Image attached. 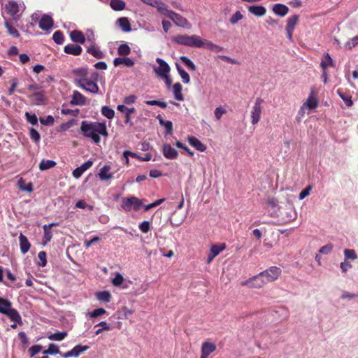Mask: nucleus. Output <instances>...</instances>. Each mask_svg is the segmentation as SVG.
Instances as JSON below:
<instances>
[{"instance_id": "31", "label": "nucleus", "mask_w": 358, "mask_h": 358, "mask_svg": "<svg viewBox=\"0 0 358 358\" xmlns=\"http://www.w3.org/2000/svg\"><path fill=\"white\" fill-rule=\"evenodd\" d=\"M113 64L115 66H118L121 64H124L126 66L131 67L134 66V61L129 57H117L113 61Z\"/></svg>"}, {"instance_id": "63", "label": "nucleus", "mask_w": 358, "mask_h": 358, "mask_svg": "<svg viewBox=\"0 0 358 358\" xmlns=\"http://www.w3.org/2000/svg\"><path fill=\"white\" fill-rule=\"evenodd\" d=\"M227 113V110L222 107H217L215 110V116L217 120H220L222 116Z\"/></svg>"}, {"instance_id": "9", "label": "nucleus", "mask_w": 358, "mask_h": 358, "mask_svg": "<svg viewBox=\"0 0 358 358\" xmlns=\"http://www.w3.org/2000/svg\"><path fill=\"white\" fill-rule=\"evenodd\" d=\"M156 62L159 65L153 66V70L159 78L170 73V66L164 60L158 57L156 59Z\"/></svg>"}, {"instance_id": "48", "label": "nucleus", "mask_w": 358, "mask_h": 358, "mask_svg": "<svg viewBox=\"0 0 358 358\" xmlns=\"http://www.w3.org/2000/svg\"><path fill=\"white\" fill-rule=\"evenodd\" d=\"M345 261L348 259L355 260L357 259V255L352 249H345L343 251Z\"/></svg>"}, {"instance_id": "44", "label": "nucleus", "mask_w": 358, "mask_h": 358, "mask_svg": "<svg viewBox=\"0 0 358 358\" xmlns=\"http://www.w3.org/2000/svg\"><path fill=\"white\" fill-rule=\"evenodd\" d=\"M341 299L342 300H353L358 299V292L357 293H352L348 291H342L341 296Z\"/></svg>"}, {"instance_id": "39", "label": "nucleus", "mask_w": 358, "mask_h": 358, "mask_svg": "<svg viewBox=\"0 0 358 358\" xmlns=\"http://www.w3.org/2000/svg\"><path fill=\"white\" fill-rule=\"evenodd\" d=\"M67 336L66 331H57L54 334L48 335V338L50 341H60Z\"/></svg>"}, {"instance_id": "50", "label": "nucleus", "mask_w": 358, "mask_h": 358, "mask_svg": "<svg viewBox=\"0 0 358 358\" xmlns=\"http://www.w3.org/2000/svg\"><path fill=\"white\" fill-rule=\"evenodd\" d=\"M4 25L7 29L8 34L10 36H12L14 38H18L20 36L18 31L14 27H13L9 22H6L4 23Z\"/></svg>"}, {"instance_id": "18", "label": "nucleus", "mask_w": 358, "mask_h": 358, "mask_svg": "<svg viewBox=\"0 0 358 358\" xmlns=\"http://www.w3.org/2000/svg\"><path fill=\"white\" fill-rule=\"evenodd\" d=\"M162 152L164 156L169 159H174L178 157L177 150L169 144H166L163 146Z\"/></svg>"}, {"instance_id": "51", "label": "nucleus", "mask_w": 358, "mask_h": 358, "mask_svg": "<svg viewBox=\"0 0 358 358\" xmlns=\"http://www.w3.org/2000/svg\"><path fill=\"white\" fill-rule=\"evenodd\" d=\"M180 59L190 70H196V65L187 57L182 56Z\"/></svg>"}, {"instance_id": "26", "label": "nucleus", "mask_w": 358, "mask_h": 358, "mask_svg": "<svg viewBox=\"0 0 358 358\" xmlns=\"http://www.w3.org/2000/svg\"><path fill=\"white\" fill-rule=\"evenodd\" d=\"M110 166L108 165H105L99 172V177L101 180H108L113 178L112 173L110 172Z\"/></svg>"}, {"instance_id": "16", "label": "nucleus", "mask_w": 358, "mask_h": 358, "mask_svg": "<svg viewBox=\"0 0 358 358\" xmlns=\"http://www.w3.org/2000/svg\"><path fill=\"white\" fill-rule=\"evenodd\" d=\"M93 164V162L92 160H88L84 164H83L80 166L76 168L73 171L72 175L75 178H79L83 173L89 169Z\"/></svg>"}, {"instance_id": "19", "label": "nucleus", "mask_w": 358, "mask_h": 358, "mask_svg": "<svg viewBox=\"0 0 358 358\" xmlns=\"http://www.w3.org/2000/svg\"><path fill=\"white\" fill-rule=\"evenodd\" d=\"M53 26V20L49 15H45L42 17L39 21V27L42 30H49Z\"/></svg>"}, {"instance_id": "41", "label": "nucleus", "mask_w": 358, "mask_h": 358, "mask_svg": "<svg viewBox=\"0 0 358 358\" xmlns=\"http://www.w3.org/2000/svg\"><path fill=\"white\" fill-rule=\"evenodd\" d=\"M125 3L122 0H110V6L114 10H122L125 8Z\"/></svg>"}, {"instance_id": "30", "label": "nucleus", "mask_w": 358, "mask_h": 358, "mask_svg": "<svg viewBox=\"0 0 358 358\" xmlns=\"http://www.w3.org/2000/svg\"><path fill=\"white\" fill-rule=\"evenodd\" d=\"M250 13L257 17H262L265 15L266 9L262 6H250L248 7Z\"/></svg>"}, {"instance_id": "33", "label": "nucleus", "mask_w": 358, "mask_h": 358, "mask_svg": "<svg viewBox=\"0 0 358 358\" xmlns=\"http://www.w3.org/2000/svg\"><path fill=\"white\" fill-rule=\"evenodd\" d=\"M334 60L329 55V54L327 53L324 55L323 58L322 59L320 66L322 67V70H327V69L329 66H334Z\"/></svg>"}, {"instance_id": "47", "label": "nucleus", "mask_w": 358, "mask_h": 358, "mask_svg": "<svg viewBox=\"0 0 358 358\" xmlns=\"http://www.w3.org/2000/svg\"><path fill=\"white\" fill-rule=\"evenodd\" d=\"M101 114L109 120L114 117L115 111L108 106H104L101 108Z\"/></svg>"}, {"instance_id": "8", "label": "nucleus", "mask_w": 358, "mask_h": 358, "mask_svg": "<svg viewBox=\"0 0 358 358\" xmlns=\"http://www.w3.org/2000/svg\"><path fill=\"white\" fill-rule=\"evenodd\" d=\"M281 269L277 266H271L269 268L260 273V275L263 277L264 282L266 283L273 282L278 278L281 274Z\"/></svg>"}, {"instance_id": "27", "label": "nucleus", "mask_w": 358, "mask_h": 358, "mask_svg": "<svg viewBox=\"0 0 358 358\" xmlns=\"http://www.w3.org/2000/svg\"><path fill=\"white\" fill-rule=\"evenodd\" d=\"M19 241H20L21 252L22 254H26L30 249V247H31L30 243L29 242L27 238L22 234H20V235L19 236Z\"/></svg>"}, {"instance_id": "59", "label": "nucleus", "mask_w": 358, "mask_h": 358, "mask_svg": "<svg viewBox=\"0 0 358 358\" xmlns=\"http://www.w3.org/2000/svg\"><path fill=\"white\" fill-rule=\"evenodd\" d=\"M38 257L40 260L39 262H38V265L42 267H44L46 265L47 261H46V253L44 251H41L38 254Z\"/></svg>"}, {"instance_id": "5", "label": "nucleus", "mask_w": 358, "mask_h": 358, "mask_svg": "<svg viewBox=\"0 0 358 358\" xmlns=\"http://www.w3.org/2000/svg\"><path fill=\"white\" fill-rule=\"evenodd\" d=\"M264 101L262 98H257L254 103V105L252 107L250 111V117H251V122L253 125L257 124L261 118V115L262 113V103Z\"/></svg>"}, {"instance_id": "62", "label": "nucleus", "mask_w": 358, "mask_h": 358, "mask_svg": "<svg viewBox=\"0 0 358 358\" xmlns=\"http://www.w3.org/2000/svg\"><path fill=\"white\" fill-rule=\"evenodd\" d=\"M333 250V245L331 243L327 244L320 248L319 252L324 255L329 254Z\"/></svg>"}, {"instance_id": "35", "label": "nucleus", "mask_w": 358, "mask_h": 358, "mask_svg": "<svg viewBox=\"0 0 358 358\" xmlns=\"http://www.w3.org/2000/svg\"><path fill=\"white\" fill-rule=\"evenodd\" d=\"M203 48H205L212 52H220L222 51V50H223L222 47L217 45L216 44H214L209 41L204 40L203 42Z\"/></svg>"}, {"instance_id": "34", "label": "nucleus", "mask_w": 358, "mask_h": 358, "mask_svg": "<svg viewBox=\"0 0 358 358\" xmlns=\"http://www.w3.org/2000/svg\"><path fill=\"white\" fill-rule=\"evenodd\" d=\"M33 101L36 105H41L45 102V96L44 92H36L32 95Z\"/></svg>"}, {"instance_id": "1", "label": "nucleus", "mask_w": 358, "mask_h": 358, "mask_svg": "<svg viewBox=\"0 0 358 358\" xmlns=\"http://www.w3.org/2000/svg\"><path fill=\"white\" fill-rule=\"evenodd\" d=\"M80 130L85 137L92 139L96 144L101 141L99 135L108 136L106 124L104 122L83 121Z\"/></svg>"}, {"instance_id": "52", "label": "nucleus", "mask_w": 358, "mask_h": 358, "mask_svg": "<svg viewBox=\"0 0 358 358\" xmlns=\"http://www.w3.org/2000/svg\"><path fill=\"white\" fill-rule=\"evenodd\" d=\"M337 93L348 107H351L353 105L351 96L345 95L343 93L341 92L339 90L337 91Z\"/></svg>"}, {"instance_id": "54", "label": "nucleus", "mask_w": 358, "mask_h": 358, "mask_svg": "<svg viewBox=\"0 0 358 358\" xmlns=\"http://www.w3.org/2000/svg\"><path fill=\"white\" fill-rule=\"evenodd\" d=\"M117 52L120 55L126 56L130 53L131 49L127 44H121L118 48Z\"/></svg>"}, {"instance_id": "22", "label": "nucleus", "mask_w": 358, "mask_h": 358, "mask_svg": "<svg viewBox=\"0 0 358 358\" xmlns=\"http://www.w3.org/2000/svg\"><path fill=\"white\" fill-rule=\"evenodd\" d=\"M187 141L190 145L200 152H204L206 150V146L194 136L188 137Z\"/></svg>"}, {"instance_id": "56", "label": "nucleus", "mask_w": 358, "mask_h": 358, "mask_svg": "<svg viewBox=\"0 0 358 358\" xmlns=\"http://www.w3.org/2000/svg\"><path fill=\"white\" fill-rule=\"evenodd\" d=\"M124 280L122 275L120 273H117L115 278L112 280V283L114 286L119 287L122 284Z\"/></svg>"}, {"instance_id": "4", "label": "nucleus", "mask_w": 358, "mask_h": 358, "mask_svg": "<svg viewBox=\"0 0 358 358\" xmlns=\"http://www.w3.org/2000/svg\"><path fill=\"white\" fill-rule=\"evenodd\" d=\"M98 77H99L98 73H96V72L92 73L90 76L87 80H85L82 84H80L79 85V87L89 92H91L93 94L98 93L99 88L96 83V81L97 80Z\"/></svg>"}, {"instance_id": "32", "label": "nucleus", "mask_w": 358, "mask_h": 358, "mask_svg": "<svg viewBox=\"0 0 358 358\" xmlns=\"http://www.w3.org/2000/svg\"><path fill=\"white\" fill-rule=\"evenodd\" d=\"M182 85L180 83H176L173 85V93L174 98L178 101H183L184 97L182 94Z\"/></svg>"}, {"instance_id": "43", "label": "nucleus", "mask_w": 358, "mask_h": 358, "mask_svg": "<svg viewBox=\"0 0 358 358\" xmlns=\"http://www.w3.org/2000/svg\"><path fill=\"white\" fill-rule=\"evenodd\" d=\"M17 185L20 189L27 192H31L33 191L32 184L29 182L28 184L24 183L23 178H20L17 182Z\"/></svg>"}, {"instance_id": "25", "label": "nucleus", "mask_w": 358, "mask_h": 358, "mask_svg": "<svg viewBox=\"0 0 358 358\" xmlns=\"http://www.w3.org/2000/svg\"><path fill=\"white\" fill-rule=\"evenodd\" d=\"M70 38L72 41L83 44L85 42V36L82 31L78 30L72 31L70 34Z\"/></svg>"}, {"instance_id": "38", "label": "nucleus", "mask_w": 358, "mask_h": 358, "mask_svg": "<svg viewBox=\"0 0 358 358\" xmlns=\"http://www.w3.org/2000/svg\"><path fill=\"white\" fill-rule=\"evenodd\" d=\"M176 69L185 84H188L190 81V77L189 74L180 66L178 64H176Z\"/></svg>"}, {"instance_id": "64", "label": "nucleus", "mask_w": 358, "mask_h": 358, "mask_svg": "<svg viewBox=\"0 0 358 358\" xmlns=\"http://www.w3.org/2000/svg\"><path fill=\"white\" fill-rule=\"evenodd\" d=\"M41 350H42V346L36 345L31 346L29 349V352L30 354V356L32 357L35 356L36 354H38V352H40L41 351Z\"/></svg>"}, {"instance_id": "3", "label": "nucleus", "mask_w": 358, "mask_h": 358, "mask_svg": "<svg viewBox=\"0 0 358 358\" xmlns=\"http://www.w3.org/2000/svg\"><path fill=\"white\" fill-rule=\"evenodd\" d=\"M173 41L179 44L192 48H203V40L197 35H177L173 38Z\"/></svg>"}, {"instance_id": "20", "label": "nucleus", "mask_w": 358, "mask_h": 358, "mask_svg": "<svg viewBox=\"0 0 358 358\" xmlns=\"http://www.w3.org/2000/svg\"><path fill=\"white\" fill-rule=\"evenodd\" d=\"M64 52L75 56L80 55L82 53V48L79 45L68 44L64 47Z\"/></svg>"}, {"instance_id": "13", "label": "nucleus", "mask_w": 358, "mask_h": 358, "mask_svg": "<svg viewBox=\"0 0 358 358\" xmlns=\"http://www.w3.org/2000/svg\"><path fill=\"white\" fill-rule=\"evenodd\" d=\"M226 248V245L224 243H222L220 245H213L210 247L209 253L207 257L206 263L210 264L213 259L217 256L220 252H222Z\"/></svg>"}, {"instance_id": "7", "label": "nucleus", "mask_w": 358, "mask_h": 358, "mask_svg": "<svg viewBox=\"0 0 358 358\" xmlns=\"http://www.w3.org/2000/svg\"><path fill=\"white\" fill-rule=\"evenodd\" d=\"M141 205V200L136 196H130L123 199L121 206L125 211L129 212L132 209L138 210Z\"/></svg>"}, {"instance_id": "55", "label": "nucleus", "mask_w": 358, "mask_h": 358, "mask_svg": "<svg viewBox=\"0 0 358 358\" xmlns=\"http://www.w3.org/2000/svg\"><path fill=\"white\" fill-rule=\"evenodd\" d=\"M52 39L57 44H62L64 41V35L61 31H55L53 34Z\"/></svg>"}, {"instance_id": "11", "label": "nucleus", "mask_w": 358, "mask_h": 358, "mask_svg": "<svg viewBox=\"0 0 358 358\" xmlns=\"http://www.w3.org/2000/svg\"><path fill=\"white\" fill-rule=\"evenodd\" d=\"M169 18L178 27L186 29H190L192 27L191 24L186 18L173 11L171 13Z\"/></svg>"}, {"instance_id": "46", "label": "nucleus", "mask_w": 358, "mask_h": 358, "mask_svg": "<svg viewBox=\"0 0 358 358\" xmlns=\"http://www.w3.org/2000/svg\"><path fill=\"white\" fill-rule=\"evenodd\" d=\"M44 355H57V354H62L59 348L57 345L51 343L49 345L48 348L43 352Z\"/></svg>"}, {"instance_id": "40", "label": "nucleus", "mask_w": 358, "mask_h": 358, "mask_svg": "<svg viewBox=\"0 0 358 358\" xmlns=\"http://www.w3.org/2000/svg\"><path fill=\"white\" fill-rule=\"evenodd\" d=\"M157 119L159 120V124L162 126H164L166 129V134H170L172 133L173 131V124L171 121H166L164 120L160 115L157 116Z\"/></svg>"}, {"instance_id": "21", "label": "nucleus", "mask_w": 358, "mask_h": 358, "mask_svg": "<svg viewBox=\"0 0 358 358\" xmlns=\"http://www.w3.org/2000/svg\"><path fill=\"white\" fill-rule=\"evenodd\" d=\"M153 7L156 8L159 13H160L163 15L166 16L167 17H169L171 13L173 12L172 10H169L167 6L164 2L159 0H157L155 3Z\"/></svg>"}, {"instance_id": "23", "label": "nucleus", "mask_w": 358, "mask_h": 358, "mask_svg": "<svg viewBox=\"0 0 358 358\" xmlns=\"http://www.w3.org/2000/svg\"><path fill=\"white\" fill-rule=\"evenodd\" d=\"M5 8L6 12L11 16H15L20 10L18 3L14 1H8L5 6Z\"/></svg>"}, {"instance_id": "28", "label": "nucleus", "mask_w": 358, "mask_h": 358, "mask_svg": "<svg viewBox=\"0 0 358 358\" xmlns=\"http://www.w3.org/2000/svg\"><path fill=\"white\" fill-rule=\"evenodd\" d=\"M57 225V223H51L50 224H45L43 228L44 230V236H43V243L46 244L50 242L52 237V233L51 231V228L53 226Z\"/></svg>"}, {"instance_id": "42", "label": "nucleus", "mask_w": 358, "mask_h": 358, "mask_svg": "<svg viewBox=\"0 0 358 358\" xmlns=\"http://www.w3.org/2000/svg\"><path fill=\"white\" fill-rule=\"evenodd\" d=\"M56 165V162L53 160L43 159L39 164V169L41 171H45L49 169L53 168Z\"/></svg>"}, {"instance_id": "37", "label": "nucleus", "mask_w": 358, "mask_h": 358, "mask_svg": "<svg viewBox=\"0 0 358 358\" xmlns=\"http://www.w3.org/2000/svg\"><path fill=\"white\" fill-rule=\"evenodd\" d=\"M299 21V16L294 15L289 17L287 20L286 29L294 31L295 27Z\"/></svg>"}, {"instance_id": "15", "label": "nucleus", "mask_w": 358, "mask_h": 358, "mask_svg": "<svg viewBox=\"0 0 358 358\" xmlns=\"http://www.w3.org/2000/svg\"><path fill=\"white\" fill-rule=\"evenodd\" d=\"M73 73L76 76L75 83L78 86L90 77L87 70L84 68L74 69Z\"/></svg>"}, {"instance_id": "60", "label": "nucleus", "mask_w": 358, "mask_h": 358, "mask_svg": "<svg viewBox=\"0 0 358 358\" xmlns=\"http://www.w3.org/2000/svg\"><path fill=\"white\" fill-rule=\"evenodd\" d=\"M243 15L240 11H236L230 18V22L232 24H236L238 21L241 20Z\"/></svg>"}, {"instance_id": "58", "label": "nucleus", "mask_w": 358, "mask_h": 358, "mask_svg": "<svg viewBox=\"0 0 358 358\" xmlns=\"http://www.w3.org/2000/svg\"><path fill=\"white\" fill-rule=\"evenodd\" d=\"M104 313H106V310L102 308H96V309L94 310L92 312L87 313V315L90 317L92 318V317H96L98 316H100Z\"/></svg>"}, {"instance_id": "36", "label": "nucleus", "mask_w": 358, "mask_h": 358, "mask_svg": "<svg viewBox=\"0 0 358 358\" xmlns=\"http://www.w3.org/2000/svg\"><path fill=\"white\" fill-rule=\"evenodd\" d=\"M117 23L123 31L129 32L131 31V24L128 18L120 17L117 20Z\"/></svg>"}, {"instance_id": "45", "label": "nucleus", "mask_w": 358, "mask_h": 358, "mask_svg": "<svg viewBox=\"0 0 358 358\" xmlns=\"http://www.w3.org/2000/svg\"><path fill=\"white\" fill-rule=\"evenodd\" d=\"M96 298L99 301L109 302L111 299V294L107 291L100 292L96 294Z\"/></svg>"}, {"instance_id": "12", "label": "nucleus", "mask_w": 358, "mask_h": 358, "mask_svg": "<svg viewBox=\"0 0 358 358\" xmlns=\"http://www.w3.org/2000/svg\"><path fill=\"white\" fill-rule=\"evenodd\" d=\"M89 349L87 345H77L71 350L61 354L63 358L78 357L82 353Z\"/></svg>"}, {"instance_id": "2", "label": "nucleus", "mask_w": 358, "mask_h": 358, "mask_svg": "<svg viewBox=\"0 0 358 358\" xmlns=\"http://www.w3.org/2000/svg\"><path fill=\"white\" fill-rule=\"evenodd\" d=\"M0 313L8 316L11 321L22 324V317L18 311L12 308V303L8 299L0 297Z\"/></svg>"}, {"instance_id": "24", "label": "nucleus", "mask_w": 358, "mask_h": 358, "mask_svg": "<svg viewBox=\"0 0 358 358\" xmlns=\"http://www.w3.org/2000/svg\"><path fill=\"white\" fill-rule=\"evenodd\" d=\"M273 12L280 17L285 16L289 12V8L282 3H276L273 7Z\"/></svg>"}, {"instance_id": "10", "label": "nucleus", "mask_w": 358, "mask_h": 358, "mask_svg": "<svg viewBox=\"0 0 358 358\" xmlns=\"http://www.w3.org/2000/svg\"><path fill=\"white\" fill-rule=\"evenodd\" d=\"M265 284H266V282H264L260 273L241 282L243 286H248L250 288L257 289L262 287Z\"/></svg>"}, {"instance_id": "14", "label": "nucleus", "mask_w": 358, "mask_h": 358, "mask_svg": "<svg viewBox=\"0 0 358 358\" xmlns=\"http://www.w3.org/2000/svg\"><path fill=\"white\" fill-rule=\"evenodd\" d=\"M216 344L214 342L207 340L201 344V355L208 357L211 353L216 350Z\"/></svg>"}, {"instance_id": "61", "label": "nucleus", "mask_w": 358, "mask_h": 358, "mask_svg": "<svg viewBox=\"0 0 358 358\" xmlns=\"http://www.w3.org/2000/svg\"><path fill=\"white\" fill-rule=\"evenodd\" d=\"M40 122L43 125L50 126L55 122V119L52 115H48L45 118H40Z\"/></svg>"}, {"instance_id": "6", "label": "nucleus", "mask_w": 358, "mask_h": 358, "mask_svg": "<svg viewBox=\"0 0 358 358\" xmlns=\"http://www.w3.org/2000/svg\"><path fill=\"white\" fill-rule=\"evenodd\" d=\"M318 106L317 99L315 96V90L311 89V92L307 99V100L302 104L299 111V113L303 116L306 113V110L315 109Z\"/></svg>"}, {"instance_id": "53", "label": "nucleus", "mask_w": 358, "mask_h": 358, "mask_svg": "<svg viewBox=\"0 0 358 358\" xmlns=\"http://www.w3.org/2000/svg\"><path fill=\"white\" fill-rule=\"evenodd\" d=\"M357 45H358V36H354L353 38H352L348 41H347L345 43L344 47L346 49L352 50L353 48H355Z\"/></svg>"}, {"instance_id": "49", "label": "nucleus", "mask_w": 358, "mask_h": 358, "mask_svg": "<svg viewBox=\"0 0 358 358\" xmlns=\"http://www.w3.org/2000/svg\"><path fill=\"white\" fill-rule=\"evenodd\" d=\"M96 327H100V328L95 331L96 336L101 334L103 331H108L110 329V324L104 321L99 322L96 325Z\"/></svg>"}, {"instance_id": "57", "label": "nucleus", "mask_w": 358, "mask_h": 358, "mask_svg": "<svg viewBox=\"0 0 358 358\" xmlns=\"http://www.w3.org/2000/svg\"><path fill=\"white\" fill-rule=\"evenodd\" d=\"M27 120L32 125L38 124V118L35 114L30 113L29 112L25 113Z\"/></svg>"}, {"instance_id": "17", "label": "nucleus", "mask_w": 358, "mask_h": 358, "mask_svg": "<svg viewBox=\"0 0 358 358\" xmlns=\"http://www.w3.org/2000/svg\"><path fill=\"white\" fill-rule=\"evenodd\" d=\"M70 103L73 106H83L86 103V98L80 92L74 91Z\"/></svg>"}, {"instance_id": "29", "label": "nucleus", "mask_w": 358, "mask_h": 358, "mask_svg": "<svg viewBox=\"0 0 358 358\" xmlns=\"http://www.w3.org/2000/svg\"><path fill=\"white\" fill-rule=\"evenodd\" d=\"M87 52L97 59H101L104 57L103 52L96 46L95 43L90 44L87 48Z\"/></svg>"}]
</instances>
